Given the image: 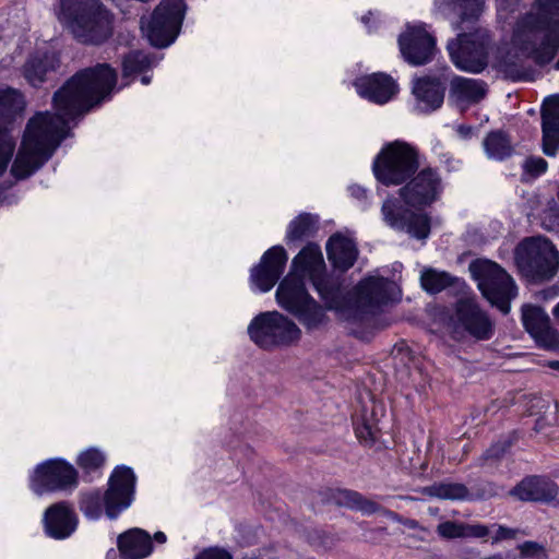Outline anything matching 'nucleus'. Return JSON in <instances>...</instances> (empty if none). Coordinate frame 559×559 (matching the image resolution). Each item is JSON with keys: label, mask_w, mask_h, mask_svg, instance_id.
<instances>
[{"label": "nucleus", "mask_w": 559, "mask_h": 559, "mask_svg": "<svg viewBox=\"0 0 559 559\" xmlns=\"http://www.w3.org/2000/svg\"><path fill=\"white\" fill-rule=\"evenodd\" d=\"M72 0H60L58 19L76 39L85 44H100L112 34V15L98 2H93L78 15H71Z\"/></svg>", "instance_id": "nucleus-6"}, {"label": "nucleus", "mask_w": 559, "mask_h": 559, "mask_svg": "<svg viewBox=\"0 0 559 559\" xmlns=\"http://www.w3.org/2000/svg\"><path fill=\"white\" fill-rule=\"evenodd\" d=\"M513 147L502 132L491 133V157L503 159L511 155Z\"/></svg>", "instance_id": "nucleus-35"}, {"label": "nucleus", "mask_w": 559, "mask_h": 559, "mask_svg": "<svg viewBox=\"0 0 559 559\" xmlns=\"http://www.w3.org/2000/svg\"><path fill=\"white\" fill-rule=\"evenodd\" d=\"M399 45L407 62L423 64L431 58L435 40L421 26H407L399 38Z\"/></svg>", "instance_id": "nucleus-17"}, {"label": "nucleus", "mask_w": 559, "mask_h": 559, "mask_svg": "<svg viewBox=\"0 0 559 559\" xmlns=\"http://www.w3.org/2000/svg\"><path fill=\"white\" fill-rule=\"evenodd\" d=\"M420 166L419 152L408 142L384 143L373 158L372 173L384 186H399L412 178Z\"/></svg>", "instance_id": "nucleus-5"}, {"label": "nucleus", "mask_w": 559, "mask_h": 559, "mask_svg": "<svg viewBox=\"0 0 559 559\" xmlns=\"http://www.w3.org/2000/svg\"><path fill=\"white\" fill-rule=\"evenodd\" d=\"M81 509L87 518L92 520L98 519L102 514V498L99 493L92 492L85 495L81 502Z\"/></svg>", "instance_id": "nucleus-36"}, {"label": "nucleus", "mask_w": 559, "mask_h": 559, "mask_svg": "<svg viewBox=\"0 0 559 559\" xmlns=\"http://www.w3.org/2000/svg\"><path fill=\"white\" fill-rule=\"evenodd\" d=\"M515 258L522 274L532 282L549 281L559 269V252L544 237L524 239L516 248Z\"/></svg>", "instance_id": "nucleus-7"}, {"label": "nucleus", "mask_w": 559, "mask_h": 559, "mask_svg": "<svg viewBox=\"0 0 559 559\" xmlns=\"http://www.w3.org/2000/svg\"><path fill=\"white\" fill-rule=\"evenodd\" d=\"M356 435L361 441L365 442H371L376 439V430L367 425L357 427Z\"/></svg>", "instance_id": "nucleus-44"}, {"label": "nucleus", "mask_w": 559, "mask_h": 559, "mask_svg": "<svg viewBox=\"0 0 559 559\" xmlns=\"http://www.w3.org/2000/svg\"><path fill=\"white\" fill-rule=\"evenodd\" d=\"M397 521L403 524L404 526H406L407 528H412V530H420L423 532H427V530L423 526L419 525V523L415 520H409V519H402V518H397Z\"/></svg>", "instance_id": "nucleus-46"}, {"label": "nucleus", "mask_w": 559, "mask_h": 559, "mask_svg": "<svg viewBox=\"0 0 559 559\" xmlns=\"http://www.w3.org/2000/svg\"><path fill=\"white\" fill-rule=\"evenodd\" d=\"M491 559H501L500 557L499 558H496V557H491Z\"/></svg>", "instance_id": "nucleus-55"}, {"label": "nucleus", "mask_w": 559, "mask_h": 559, "mask_svg": "<svg viewBox=\"0 0 559 559\" xmlns=\"http://www.w3.org/2000/svg\"><path fill=\"white\" fill-rule=\"evenodd\" d=\"M456 319L474 336L485 337L486 321L473 300L460 301L456 309Z\"/></svg>", "instance_id": "nucleus-27"}, {"label": "nucleus", "mask_w": 559, "mask_h": 559, "mask_svg": "<svg viewBox=\"0 0 559 559\" xmlns=\"http://www.w3.org/2000/svg\"><path fill=\"white\" fill-rule=\"evenodd\" d=\"M106 455L98 448H87L78 455L76 463L84 472H94L102 468L105 464Z\"/></svg>", "instance_id": "nucleus-31"}, {"label": "nucleus", "mask_w": 559, "mask_h": 559, "mask_svg": "<svg viewBox=\"0 0 559 559\" xmlns=\"http://www.w3.org/2000/svg\"><path fill=\"white\" fill-rule=\"evenodd\" d=\"M543 152L555 156L559 148V95L545 99L542 109Z\"/></svg>", "instance_id": "nucleus-21"}, {"label": "nucleus", "mask_w": 559, "mask_h": 559, "mask_svg": "<svg viewBox=\"0 0 559 559\" xmlns=\"http://www.w3.org/2000/svg\"><path fill=\"white\" fill-rule=\"evenodd\" d=\"M548 366L551 369L559 371V360H551V361L548 362Z\"/></svg>", "instance_id": "nucleus-50"}, {"label": "nucleus", "mask_w": 559, "mask_h": 559, "mask_svg": "<svg viewBox=\"0 0 559 559\" xmlns=\"http://www.w3.org/2000/svg\"><path fill=\"white\" fill-rule=\"evenodd\" d=\"M275 297L280 307L296 314L310 329L324 321L323 310L310 298L304 281L292 273L280 283Z\"/></svg>", "instance_id": "nucleus-9"}, {"label": "nucleus", "mask_w": 559, "mask_h": 559, "mask_svg": "<svg viewBox=\"0 0 559 559\" xmlns=\"http://www.w3.org/2000/svg\"><path fill=\"white\" fill-rule=\"evenodd\" d=\"M509 493L521 501H551L558 496V486L547 478L532 476L524 478Z\"/></svg>", "instance_id": "nucleus-22"}, {"label": "nucleus", "mask_w": 559, "mask_h": 559, "mask_svg": "<svg viewBox=\"0 0 559 559\" xmlns=\"http://www.w3.org/2000/svg\"><path fill=\"white\" fill-rule=\"evenodd\" d=\"M134 484L135 475L130 467L119 466L114 469L109 479V488L104 497L106 514L109 518H116L130 506Z\"/></svg>", "instance_id": "nucleus-14"}, {"label": "nucleus", "mask_w": 559, "mask_h": 559, "mask_svg": "<svg viewBox=\"0 0 559 559\" xmlns=\"http://www.w3.org/2000/svg\"><path fill=\"white\" fill-rule=\"evenodd\" d=\"M445 1L447 0H437V4L439 5L440 9L444 4Z\"/></svg>", "instance_id": "nucleus-52"}, {"label": "nucleus", "mask_w": 559, "mask_h": 559, "mask_svg": "<svg viewBox=\"0 0 559 559\" xmlns=\"http://www.w3.org/2000/svg\"><path fill=\"white\" fill-rule=\"evenodd\" d=\"M341 496L344 497V502L350 508H357L365 512H372L374 510L373 503L362 501L356 492L342 491Z\"/></svg>", "instance_id": "nucleus-40"}, {"label": "nucleus", "mask_w": 559, "mask_h": 559, "mask_svg": "<svg viewBox=\"0 0 559 559\" xmlns=\"http://www.w3.org/2000/svg\"><path fill=\"white\" fill-rule=\"evenodd\" d=\"M423 493L439 499L462 500L467 497V489L460 484H436L423 489Z\"/></svg>", "instance_id": "nucleus-30"}, {"label": "nucleus", "mask_w": 559, "mask_h": 559, "mask_svg": "<svg viewBox=\"0 0 559 559\" xmlns=\"http://www.w3.org/2000/svg\"><path fill=\"white\" fill-rule=\"evenodd\" d=\"M318 219L310 214H300L287 226L286 241L296 242L311 236L317 229Z\"/></svg>", "instance_id": "nucleus-29"}, {"label": "nucleus", "mask_w": 559, "mask_h": 559, "mask_svg": "<svg viewBox=\"0 0 559 559\" xmlns=\"http://www.w3.org/2000/svg\"><path fill=\"white\" fill-rule=\"evenodd\" d=\"M357 93L376 104H385L399 92L396 82L385 73H373L355 81Z\"/></svg>", "instance_id": "nucleus-18"}, {"label": "nucleus", "mask_w": 559, "mask_h": 559, "mask_svg": "<svg viewBox=\"0 0 559 559\" xmlns=\"http://www.w3.org/2000/svg\"><path fill=\"white\" fill-rule=\"evenodd\" d=\"M551 312H552V316H554L556 322L559 325V302L555 305Z\"/></svg>", "instance_id": "nucleus-49"}, {"label": "nucleus", "mask_w": 559, "mask_h": 559, "mask_svg": "<svg viewBox=\"0 0 559 559\" xmlns=\"http://www.w3.org/2000/svg\"><path fill=\"white\" fill-rule=\"evenodd\" d=\"M413 93L417 100V109L424 112L436 110L443 103V91L435 80L426 78L416 80Z\"/></svg>", "instance_id": "nucleus-26"}, {"label": "nucleus", "mask_w": 559, "mask_h": 559, "mask_svg": "<svg viewBox=\"0 0 559 559\" xmlns=\"http://www.w3.org/2000/svg\"><path fill=\"white\" fill-rule=\"evenodd\" d=\"M420 281L424 289L430 293H436L451 285L454 278L445 272L426 270L423 272Z\"/></svg>", "instance_id": "nucleus-32"}, {"label": "nucleus", "mask_w": 559, "mask_h": 559, "mask_svg": "<svg viewBox=\"0 0 559 559\" xmlns=\"http://www.w3.org/2000/svg\"><path fill=\"white\" fill-rule=\"evenodd\" d=\"M522 323L535 344L546 350H559V330L550 321L547 312L538 306L522 307Z\"/></svg>", "instance_id": "nucleus-13"}, {"label": "nucleus", "mask_w": 559, "mask_h": 559, "mask_svg": "<svg viewBox=\"0 0 559 559\" xmlns=\"http://www.w3.org/2000/svg\"><path fill=\"white\" fill-rule=\"evenodd\" d=\"M250 340L261 348L289 346L301 336L300 329L278 311H265L255 316L248 325Z\"/></svg>", "instance_id": "nucleus-8"}, {"label": "nucleus", "mask_w": 559, "mask_h": 559, "mask_svg": "<svg viewBox=\"0 0 559 559\" xmlns=\"http://www.w3.org/2000/svg\"><path fill=\"white\" fill-rule=\"evenodd\" d=\"M289 273L302 281L308 278L323 298H329V292L323 285L324 260L322 252L317 245L310 243L306 246L293 259Z\"/></svg>", "instance_id": "nucleus-15"}, {"label": "nucleus", "mask_w": 559, "mask_h": 559, "mask_svg": "<svg viewBox=\"0 0 559 559\" xmlns=\"http://www.w3.org/2000/svg\"><path fill=\"white\" fill-rule=\"evenodd\" d=\"M522 557L527 559H547L545 547L535 542H525L519 546Z\"/></svg>", "instance_id": "nucleus-39"}, {"label": "nucleus", "mask_w": 559, "mask_h": 559, "mask_svg": "<svg viewBox=\"0 0 559 559\" xmlns=\"http://www.w3.org/2000/svg\"><path fill=\"white\" fill-rule=\"evenodd\" d=\"M329 260L340 270L349 269L356 258L357 249L352 238L342 234L333 235L326 245Z\"/></svg>", "instance_id": "nucleus-25"}, {"label": "nucleus", "mask_w": 559, "mask_h": 559, "mask_svg": "<svg viewBox=\"0 0 559 559\" xmlns=\"http://www.w3.org/2000/svg\"><path fill=\"white\" fill-rule=\"evenodd\" d=\"M437 533L441 538H463V523L455 521H442L437 526Z\"/></svg>", "instance_id": "nucleus-38"}, {"label": "nucleus", "mask_w": 559, "mask_h": 559, "mask_svg": "<svg viewBox=\"0 0 559 559\" xmlns=\"http://www.w3.org/2000/svg\"><path fill=\"white\" fill-rule=\"evenodd\" d=\"M516 1L518 0H497V9L498 10L507 9L508 7L512 5Z\"/></svg>", "instance_id": "nucleus-47"}, {"label": "nucleus", "mask_w": 559, "mask_h": 559, "mask_svg": "<svg viewBox=\"0 0 559 559\" xmlns=\"http://www.w3.org/2000/svg\"><path fill=\"white\" fill-rule=\"evenodd\" d=\"M488 533V530L485 525L479 524H466L463 523V538L467 537H485Z\"/></svg>", "instance_id": "nucleus-41"}, {"label": "nucleus", "mask_w": 559, "mask_h": 559, "mask_svg": "<svg viewBox=\"0 0 559 559\" xmlns=\"http://www.w3.org/2000/svg\"><path fill=\"white\" fill-rule=\"evenodd\" d=\"M117 546L123 559H144L153 552L152 537L141 528L120 534Z\"/></svg>", "instance_id": "nucleus-23"}, {"label": "nucleus", "mask_w": 559, "mask_h": 559, "mask_svg": "<svg viewBox=\"0 0 559 559\" xmlns=\"http://www.w3.org/2000/svg\"><path fill=\"white\" fill-rule=\"evenodd\" d=\"M485 0H455L442 13L454 24L457 15L462 33L449 40L448 51L453 64L463 72L480 73L488 66V35L486 29L474 28L473 23L483 12Z\"/></svg>", "instance_id": "nucleus-3"}, {"label": "nucleus", "mask_w": 559, "mask_h": 559, "mask_svg": "<svg viewBox=\"0 0 559 559\" xmlns=\"http://www.w3.org/2000/svg\"><path fill=\"white\" fill-rule=\"evenodd\" d=\"M57 59L53 53L32 58L24 68L26 80L34 86L45 81L47 73L55 69Z\"/></svg>", "instance_id": "nucleus-28"}, {"label": "nucleus", "mask_w": 559, "mask_h": 559, "mask_svg": "<svg viewBox=\"0 0 559 559\" xmlns=\"http://www.w3.org/2000/svg\"><path fill=\"white\" fill-rule=\"evenodd\" d=\"M150 66L147 57L141 52L129 55L123 61V74L131 75L134 72L144 70Z\"/></svg>", "instance_id": "nucleus-37"}, {"label": "nucleus", "mask_w": 559, "mask_h": 559, "mask_svg": "<svg viewBox=\"0 0 559 559\" xmlns=\"http://www.w3.org/2000/svg\"><path fill=\"white\" fill-rule=\"evenodd\" d=\"M523 178L525 180L535 179L546 173L548 163L539 156H530L522 164Z\"/></svg>", "instance_id": "nucleus-34"}, {"label": "nucleus", "mask_w": 559, "mask_h": 559, "mask_svg": "<svg viewBox=\"0 0 559 559\" xmlns=\"http://www.w3.org/2000/svg\"><path fill=\"white\" fill-rule=\"evenodd\" d=\"M43 522L46 534L55 539L69 537L78 524L75 514L64 503L49 507L44 513Z\"/></svg>", "instance_id": "nucleus-19"}, {"label": "nucleus", "mask_w": 559, "mask_h": 559, "mask_svg": "<svg viewBox=\"0 0 559 559\" xmlns=\"http://www.w3.org/2000/svg\"><path fill=\"white\" fill-rule=\"evenodd\" d=\"M486 94L487 84L484 81L455 76L450 84V97L462 108L480 102Z\"/></svg>", "instance_id": "nucleus-24"}, {"label": "nucleus", "mask_w": 559, "mask_h": 559, "mask_svg": "<svg viewBox=\"0 0 559 559\" xmlns=\"http://www.w3.org/2000/svg\"><path fill=\"white\" fill-rule=\"evenodd\" d=\"M287 254L283 247L274 246L261 258L260 263L251 270L252 288L266 293L273 288L284 271Z\"/></svg>", "instance_id": "nucleus-16"}, {"label": "nucleus", "mask_w": 559, "mask_h": 559, "mask_svg": "<svg viewBox=\"0 0 559 559\" xmlns=\"http://www.w3.org/2000/svg\"><path fill=\"white\" fill-rule=\"evenodd\" d=\"M514 40L538 64L550 62L559 49V0H535L519 21Z\"/></svg>", "instance_id": "nucleus-4"}, {"label": "nucleus", "mask_w": 559, "mask_h": 559, "mask_svg": "<svg viewBox=\"0 0 559 559\" xmlns=\"http://www.w3.org/2000/svg\"><path fill=\"white\" fill-rule=\"evenodd\" d=\"M518 296V286L510 274L491 261V307L509 313L511 301Z\"/></svg>", "instance_id": "nucleus-20"}, {"label": "nucleus", "mask_w": 559, "mask_h": 559, "mask_svg": "<svg viewBox=\"0 0 559 559\" xmlns=\"http://www.w3.org/2000/svg\"><path fill=\"white\" fill-rule=\"evenodd\" d=\"M186 7L182 0H164L141 27L153 46L167 47L177 37Z\"/></svg>", "instance_id": "nucleus-10"}, {"label": "nucleus", "mask_w": 559, "mask_h": 559, "mask_svg": "<svg viewBox=\"0 0 559 559\" xmlns=\"http://www.w3.org/2000/svg\"><path fill=\"white\" fill-rule=\"evenodd\" d=\"M487 145H488V139H484V147L487 150Z\"/></svg>", "instance_id": "nucleus-53"}, {"label": "nucleus", "mask_w": 559, "mask_h": 559, "mask_svg": "<svg viewBox=\"0 0 559 559\" xmlns=\"http://www.w3.org/2000/svg\"><path fill=\"white\" fill-rule=\"evenodd\" d=\"M116 72L107 64L84 70L69 80L53 98L56 117L37 114L29 119L11 166L16 179L35 173L67 135L68 122L104 99L116 85Z\"/></svg>", "instance_id": "nucleus-1"}, {"label": "nucleus", "mask_w": 559, "mask_h": 559, "mask_svg": "<svg viewBox=\"0 0 559 559\" xmlns=\"http://www.w3.org/2000/svg\"><path fill=\"white\" fill-rule=\"evenodd\" d=\"M555 68H556L557 70H559V58H558V61L556 62Z\"/></svg>", "instance_id": "nucleus-54"}, {"label": "nucleus", "mask_w": 559, "mask_h": 559, "mask_svg": "<svg viewBox=\"0 0 559 559\" xmlns=\"http://www.w3.org/2000/svg\"><path fill=\"white\" fill-rule=\"evenodd\" d=\"M401 292L397 285L392 281H385L382 277H369L362 281L357 293V308L341 310L344 320H359L358 308H373L397 300Z\"/></svg>", "instance_id": "nucleus-11"}, {"label": "nucleus", "mask_w": 559, "mask_h": 559, "mask_svg": "<svg viewBox=\"0 0 559 559\" xmlns=\"http://www.w3.org/2000/svg\"><path fill=\"white\" fill-rule=\"evenodd\" d=\"M141 82L144 84V85H147L150 82H151V78L147 76V75H144L141 78Z\"/></svg>", "instance_id": "nucleus-51"}, {"label": "nucleus", "mask_w": 559, "mask_h": 559, "mask_svg": "<svg viewBox=\"0 0 559 559\" xmlns=\"http://www.w3.org/2000/svg\"><path fill=\"white\" fill-rule=\"evenodd\" d=\"M154 540H156L158 544H165L167 540L166 535L163 532H156L154 534Z\"/></svg>", "instance_id": "nucleus-48"}, {"label": "nucleus", "mask_w": 559, "mask_h": 559, "mask_svg": "<svg viewBox=\"0 0 559 559\" xmlns=\"http://www.w3.org/2000/svg\"><path fill=\"white\" fill-rule=\"evenodd\" d=\"M469 272L477 282V286L485 298L489 297V261L486 259L475 260L469 264Z\"/></svg>", "instance_id": "nucleus-33"}, {"label": "nucleus", "mask_w": 559, "mask_h": 559, "mask_svg": "<svg viewBox=\"0 0 559 559\" xmlns=\"http://www.w3.org/2000/svg\"><path fill=\"white\" fill-rule=\"evenodd\" d=\"M76 471L63 460H48L38 464L31 475V489L36 495L63 489L76 483Z\"/></svg>", "instance_id": "nucleus-12"}, {"label": "nucleus", "mask_w": 559, "mask_h": 559, "mask_svg": "<svg viewBox=\"0 0 559 559\" xmlns=\"http://www.w3.org/2000/svg\"><path fill=\"white\" fill-rule=\"evenodd\" d=\"M442 182L431 168L419 171L407 185L400 189V197L384 201L381 212L383 221L396 230H405L412 237L425 239L430 231V219L420 210L440 197Z\"/></svg>", "instance_id": "nucleus-2"}, {"label": "nucleus", "mask_w": 559, "mask_h": 559, "mask_svg": "<svg viewBox=\"0 0 559 559\" xmlns=\"http://www.w3.org/2000/svg\"><path fill=\"white\" fill-rule=\"evenodd\" d=\"M194 559H231V557L221 548H207L197 555Z\"/></svg>", "instance_id": "nucleus-42"}, {"label": "nucleus", "mask_w": 559, "mask_h": 559, "mask_svg": "<svg viewBox=\"0 0 559 559\" xmlns=\"http://www.w3.org/2000/svg\"><path fill=\"white\" fill-rule=\"evenodd\" d=\"M516 535L515 530L507 528L498 525L493 531L491 530V540H503L514 538Z\"/></svg>", "instance_id": "nucleus-43"}, {"label": "nucleus", "mask_w": 559, "mask_h": 559, "mask_svg": "<svg viewBox=\"0 0 559 559\" xmlns=\"http://www.w3.org/2000/svg\"><path fill=\"white\" fill-rule=\"evenodd\" d=\"M348 191H349L350 195L353 198L357 199L358 201H364L367 198L366 190L359 185L349 186Z\"/></svg>", "instance_id": "nucleus-45"}]
</instances>
